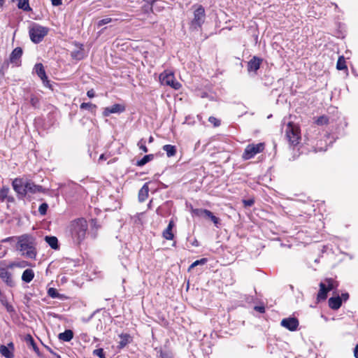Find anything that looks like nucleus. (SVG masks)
<instances>
[{
    "label": "nucleus",
    "mask_w": 358,
    "mask_h": 358,
    "mask_svg": "<svg viewBox=\"0 0 358 358\" xmlns=\"http://www.w3.org/2000/svg\"><path fill=\"white\" fill-rule=\"evenodd\" d=\"M159 78L162 85L170 86L175 90H178L181 87V85L176 81L172 73L164 72L160 75Z\"/></svg>",
    "instance_id": "obj_9"
},
{
    "label": "nucleus",
    "mask_w": 358,
    "mask_h": 358,
    "mask_svg": "<svg viewBox=\"0 0 358 358\" xmlns=\"http://www.w3.org/2000/svg\"><path fill=\"white\" fill-rule=\"evenodd\" d=\"M174 227L173 220H170L166 229L163 231V237L166 240H172L174 235L172 232V229Z\"/></svg>",
    "instance_id": "obj_19"
},
{
    "label": "nucleus",
    "mask_w": 358,
    "mask_h": 358,
    "mask_svg": "<svg viewBox=\"0 0 358 358\" xmlns=\"http://www.w3.org/2000/svg\"><path fill=\"white\" fill-rule=\"evenodd\" d=\"M328 303L332 310H338L342 305V300L339 296H337L329 298Z\"/></svg>",
    "instance_id": "obj_18"
},
{
    "label": "nucleus",
    "mask_w": 358,
    "mask_h": 358,
    "mask_svg": "<svg viewBox=\"0 0 358 358\" xmlns=\"http://www.w3.org/2000/svg\"><path fill=\"white\" fill-rule=\"evenodd\" d=\"M93 355L99 357V358H106L103 348H98L94 350L93 351Z\"/></svg>",
    "instance_id": "obj_40"
},
{
    "label": "nucleus",
    "mask_w": 358,
    "mask_h": 358,
    "mask_svg": "<svg viewBox=\"0 0 358 358\" xmlns=\"http://www.w3.org/2000/svg\"><path fill=\"white\" fill-rule=\"evenodd\" d=\"M153 141H154V138L152 136H150L149 139H148V143H151L153 142Z\"/></svg>",
    "instance_id": "obj_53"
},
{
    "label": "nucleus",
    "mask_w": 358,
    "mask_h": 358,
    "mask_svg": "<svg viewBox=\"0 0 358 358\" xmlns=\"http://www.w3.org/2000/svg\"><path fill=\"white\" fill-rule=\"evenodd\" d=\"M1 302L3 305L6 306V308L8 312H11L13 310V308L11 305L8 304L7 302H4L3 300H1Z\"/></svg>",
    "instance_id": "obj_45"
},
{
    "label": "nucleus",
    "mask_w": 358,
    "mask_h": 358,
    "mask_svg": "<svg viewBox=\"0 0 358 358\" xmlns=\"http://www.w3.org/2000/svg\"><path fill=\"white\" fill-rule=\"evenodd\" d=\"M163 150L166 152L168 157H173L176 154V147L172 145H165L162 148Z\"/></svg>",
    "instance_id": "obj_25"
},
{
    "label": "nucleus",
    "mask_w": 358,
    "mask_h": 358,
    "mask_svg": "<svg viewBox=\"0 0 358 358\" xmlns=\"http://www.w3.org/2000/svg\"><path fill=\"white\" fill-rule=\"evenodd\" d=\"M31 343L34 344V340L32 338H31Z\"/></svg>",
    "instance_id": "obj_56"
},
{
    "label": "nucleus",
    "mask_w": 358,
    "mask_h": 358,
    "mask_svg": "<svg viewBox=\"0 0 358 358\" xmlns=\"http://www.w3.org/2000/svg\"><path fill=\"white\" fill-rule=\"evenodd\" d=\"M9 191L10 189L8 187H3L1 188L0 191V197L2 200L7 199L8 201H13V199L8 196Z\"/></svg>",
    "instance_id": "obj_29"
},
{
    "label": "nucleus",
    "mask_w": 358,
    "mask_h": 358,
    "mask_svg": "<svg viewBox=\"0 0 358 358\" xmlns=\"http://www.w3.org/2000/svg\"><path fill=\"white\" fill-rule=\"evenodd\" d=\"M97 106L95 104H93L90 102L88 103H82L80 106V108L82 110H87L91 113L94 114L96 112Z\"/></svg>",
    "instance_id": "obj_26"
},
{
    "label": "nucleus",
    "mask_w": 358,
    "mask_h": 358,
    "mask_svg": "<svg viewBox=\"0 0 358 358\" xmlns=\"http://www.w3.org/2000/svg\"><path fill=\"white\" fill-rule=\"evenodd\" d=\"M87 230V222L84 218L72 220L68 227V231L73 242L76 245H80L85 239Z\"/></svg>",
    "instance_id": "obj_1"
},
{
    "label": "nucleus",
    "mask_w": 358,
    "mask_h": 358,
    "mask_svg": "<svg viewBox=\"0 0 358 358\" xmlns=\"http://www.w3.org/2000/svg\"><path fill=\"white\" fill-rule=\"evenodd\" d=\"M155 350L157 355L161 358H172V352L168 349H162V348H156Z\"/></svg>",
    "instance_id": "obj_21"
},
{
    "label": "nucleus",
    "mask_w": 358,
    "mask_h": 358,
    "mask_svg": "<svg viewBox=\"0 0 358 358\" xmlns=\"http://www.w3.org/2000/svg\"><path fill=\"white\" fill-rule=\"evenodd\" d=\"M23 51L20 47L15 48L10 55V62L11 64H15L16 66H19L21 64V57Z\"/></svg>",
    "instance_id": "obj_15"
},
{
    "label": "nucleus",
    "mask_w": 358,
    "mask_h": 358,
    "mask_svg": "<svg viewBox=\"0 0 358 358\" xmlns=\"http://www.w3.org/2000/svg\"><path fill=\"white\" fill-rule=\"evenodd\" d=\"M255 310L261 313H264L265 312V308L263 306H257L255 307Z\"/></svg>",
    "instance_id": "obj_46"
},
{
    "label": "nucleus",
    "mask_w": 358,
    "mask_h": 358,
    "mask_svg": "<svg viewBox=\"0 0 358 358\" xmlns=\"http://www.w3.org/2000/svg\"><path fill=\"white\" fill-rule=\"evenodd\" d=\"M316 122L318 124H327L328 118L327 117H325V116H321V117L317 118Z\"/></svg>",
    "instance_id": "obj_43"
},
{
    "label": "nucleus",
    "mask_w": 358,
    "mask_h": 358,
    "mask_svg": "<svg viewBox=\"0 0 358 358\" xmlns=\"http://www.w3.org/2000/svg\"><path fill=\"white\" fill-rule=\"evenodd\" d=\"M207 259L206 258H202L199 260H196L195 262H194L189 266V270L194 268L195 266H197L199 265H203L205 264L206 262H207Z\"/></svg>",
    "instance_id": "obj_37"
},
{
    "label": "nucleus",
    "mask_w": 358,
    "mask_h": 358,
    "mask_svg": "<svg viewBox=\"0 0 358 358\" xmlns=\"http://www.w3.org/2000/svg\"><path fill=\"white\" fill-rule=\"evenodd\" d=\"M262 61V59L257 56L252 57V58L248 62V72L256 73L257 70L260 68Z\"/></svg>",
    "instance_id": "obj_16"
},
{
    "label": "nucleus",
    "mask_w": 358,
    "mask_h": 358,
    "mask_svg": "<svg viewBox=\"0 0 358 358\" xmlns=\"http://www.w3.org/2000/svg\"><path fill=\"white\" fill-rule=\"evenodd\" d=\"M280 324L282 327L289 331H294L297 329L299 321L295 317H287L282 320Z\"/></svg>",
    "instance_id": "obj_12"
},
{
    "label": "nucleus",
    "mask_w": 358,
    "mask_h": 358,
    "mask_svg": "<svg viewBox=\"0 0 358 358\" xmlns=\"http://www.w3.org/2000/svg\"><path fill=\"white\" fill-rule=\"evenodd\" d=\"M4 3V0H0V5L2 6Z\"/></svg>",
    "instance_id": "obj_55"
},
{
    "label": "nucleus",
    "mask_w": 358,
    "mask_h": 358,
    "mask_svg": "<svg viewBox=\"0 0 358 358\" xmlns=\"http://www.w3.org/2000/svg\"><path fill=\"white\" fill-rule=\"evenodd\" d=\"M149 187L148 183H145L141 188L138 192V200L141 202H143L146 200L148 196Z\"/></svg>",
    "instance_id": "obj_20"
},
{
    "label": "nucleus",
    "mask_w": 358,
    "mask_h": 358,
    "mask_svg": "<svg viewBox=\"0 0 358 358\" xmlns=\"http://www.w3.org/2000/svg\"><path fill=\"white\" fill-rule=\"evenodd\" d=\"M206 213H206L204 217L209 218L213 222V224L217 227V225L220 224V219L215 216L213 213L209 210H208Z\"/></svg>",
    "instance_id": "obj_33"
},
{
    "label": "nucleus",
    "mask_w": 358,
    "mask_h": 358,
    "mask_svg": "<svg viewBox=\"0 0 358 358\" xmlns=\"http://www.w3.org/2000/svg\"><path fill=\"white\" fill-rule=\"evenodd\" d=\"M336 68L338 70H344L347 69V65L345 62V59L343 56H340L337 61Z\"/></svg>",
    "instance_id": "obj_31"
},
{
    "label": "nucleus",
    "mask_w": 358,
    "mask_h": 358,
    "mask_svg": "<svg viewBox=\"0 0 358 358\" xmlns=\"http://www.w3.org/2000/svg\"><path fill=\"white\" fill-rule=\"evenodd\" d=\"M48 205L46 203H43L39 206L38 212L41 215H44L47 213Z\"/></svg>",
    "instance_id": "obj_38"
},
{
    "label": "nucleus",
    "mask_w": 358,
    "mask_h": 358,
    "mask_svg": "<svg viewBox=\"0 0 358 358\" xmlns=\"http://www.w3.org/2000/svg\"><path fill=\"white\" fill-rule=\"evenodd\" d=\"M48 294L52 299H62V294H60L55 288L50 287L48 290Z\"/></svg>",
    "instance_id": "obj_34"
},
{
    "label": "nucleus",
    "mask_w": 358,
    "mask_h": 358,
    "mask_svg": "<svg viewBox=\"0 0 358 358\" xmlns=\"http://www.w3.org/2000/svg\"><path fill=\"white\" fill-rule=\"evenodd\" d=\"M113 21V19L110 17H106L101 20H99L97 23L98 27H101L104 24H108Z\"/></svg>",
    "instance_id": "obj_41"
},
{
    "label": "nucleus",
    "mask_w": 358,
    "mask_h": 358,
    "mask_svg": "<svg viewBox=\"0 0 358 358\" xmlns=\"http://www.w3.org/2000/svg\"><path fill=\"white\" fill-rule=\"evenodd\" d=\"M208 121L211 124H213L215 127H218L220 124V121L219 120H217L216 117H213V116H211L208 118Z\"/></svg>",
    "instance_id": "obj_42"
},
{
    "label": "nucleus",
    "mask_w": 358,
    "mask_h": 358,
    "mask_svg": "<svg viewBox=\"0 0 358 358\" xmlns=\"http://www.w3.org/2000/svg\"><path fill=\"white\" fill-rule=\"evenodd\" d=\"M49 29L38 24L34 23L29 30L31 41L34 43H39L48 34Z\"/></svg>",
    "instance_id": "obj_3"
},
{
    "label": "nucleus",
    "mask_w": 358,
    "mask_h": 358,
    "mask_svg": "<svg viewBox=\"0 0 358 358\" xmlns=\"http://www.w3.org/2000/svg\"><path fill=\"white\" fill-rule=\"evenodd\" d=\"M207 209H203V208H195L192 210V213L194 215L198 217H204L206 215V213H207Z\"/></svg>",
    "instance_id": "obj_35"
},
{
    "label": "nucleus",
    "mask_w": 358,
    "mask_h": 358,
    "mask_svg": "<svg viewBox=\"0 0 358 358\" xmlns=\"http://www.w3.org/2000/svg\"><path fill=\"white\" fill-rule=\"evenodd\" d=\"M337 286V282L332 278H327L324 282H321L320 283V290L317 294V300L318 301L326 300L327 293L336 289Z\"/></svg>",
    "instance_id": "obj_4"
},
{
    "label": "nucleus",
    "mask_w": 358,
    "mask_h": 358,
    "mask_svg": "<svg viewBox=\"0 0 358 358\" xmlns=\"http://www.w3.org/2000/svg\"><path fill=\"white\" fill-rule=\"evenodd\" d=\"M13 187L14 190L21 196H24L27 194L26 180L23 178H15L13 181Z\"/></svg>",
    "instance_id": "obj_10"
},
{
    "label": "nucleus",
    "mask_w": 358,
    "mask_h": 358,
    "mask_svg": "<svg viewBox=\"0 0 358 358\" xmlns=\"http://www.w3.org/2000/svg\"><path fill=\"white\" fill-rule=\"evenodd\" d=\"M4 262H0V278L5 282V284L10 287L15 286V281L13 279L12 274L8 271V267L12 268L13 264H10L8 267L3 266Z\"/></svg>",
    "instance_id": "obj_8"
},
{
    "label": "nucleus",
    "mask_w": 358,
    "mask_h": 358,
    "mask_svg": "<svg viewBox=\"0 0 358 358\" xmlns=\"http://www.w3.org/2000/svg\"><path fill=\"white\" fill-rule=\"evenodd\" d=\"M34 71L38 75V76L41 79L43 85L46 87L50 86L49 80L46 76L45 69L43 65L41 63L36 64L34 68Z\"/></svg>",
    "instance_id": "obj_11"
},
{
    "label": "nucleus",
    "mask_w": 358,
    "mask_h": 358,
    "mask_svg": "<svg viewBox=\"0 0 358 358\" xmlns=\"http://www.w3.org/2000/svg\"><path fill=\"white\" fill-rule=\"evenodd\" d=\"M340 297L341 298L342 301H346L349 299V294L347 292L342 293Z\"/></svg>",
    "instance_id": "obj_47"
},
{
    "label": "nucleus",
    "mask_w": 358,
    "mask_h": 358,
    "mask_svg": "<svg viewBox=\"0 0 358 358\" xmlns=\"http://www.w3.org/2000/svg\"><path fill=\"white\" fill-rule=\"evenodd\" d=\"M26 185H27V187H26L27 194V193L34 194L36 192H44V189L42 186L35 185L31 180H26Z\"/></svg>",
    "instance_id": "obj_17"
},
{
    "label": "nucleus",
    "mask_w": 358,
    "mask_h": 358,
    "mask_svg": "<svg viewBox=\"0 0 358 358\" xmlns=\"http://www.w3.org/2000/svg\"><path fill=\"white\" fill-rule=\"evenodd\" d=\"M254 200L251 199L243 200V203L245 206H251L254 204Z\"/></svg>",
    "instance_id": "obj_44"
},
{
    "label": "nucleus",
    "mask_w": 358,
    "mask_h": 358,
    "mask_svg": "<svg viewBox=\"0 0 358 358\" xmlns=\"http://www.w3.org/2000/svg\"><path fill=\"white\" fill-rule=\"evenodd\" d=\"M59 338L63 341L69 342L73 337V333L71 329L65 330L64 332L59 334Z\"/></svg>",
    "instance_id": "obj_23"
},
{
    "label": "nucleus",
    "mask_w": 358,
    "mask_h": 358,
    "mask_svg": "<svg viewBox=\"0 0 358 358\" xmlns=\"http://www.w3.org/2000/svg\"><path fill=\"white\" fill-rule=\"evenodd\" d=\"M125 110V107L123 105L115 103L111 106L106 107L103 108V115L108 117L112 113H121Z\"/></svg>",
    "instance_id": "obj_14"
},
{
    "label": "nucleus",
    "mask_w": 358,
    "mask_h": 358,
    "mask_svg": "<svg viewBox=\"0 0 358 358\" xmlns=\"http://www.w3.org/2000/svg\"><path fill=\"white\" fill-rule=\"evenodd\" d=\"M153 159H154L153 155H152V154L147 155H145L141 159L137 161L136 164L138 166H143L145 164H146L148 162L152 161Z\"/></svg>",
    "instance_id": "obj_28"
},
{
    "label": "nucleus",
    "mask_w": 358,
    "mask_h": 358,
    "mask_svg": "<svg viewBox=\"0 0 358 358\" xmlns=\"http://www.w3.org/2000/svg\"><path fill=\"white\" fill-rule=\"evenodd\" d=\"M120 341L119 342V346L120 348L125 347L130 342V336L128 334H121L120 336Z\"/></svg>",
    "instance_id": "obj_30"
},
{
    "label": "nucleus",
    "mask_w": 358,
    "mask_h": 358,
    "mask_svg": "<svg viewBox=\"0 0 358 358\" xmlns=\"http://www.w3.org/2000/svg\"><path fill=\"white\" fill-rule=\"evenodd\" d=\"M285 134L288 141L293 145H297L301 138L299 127L289 122L285 129Z\"/></svg>",
    "instance_id": "obj_5"
},
{
    "label": "nucleus",
    "mask_w": 358,
    "mask_h": 358,
    "mask_svg": "<svg viewBox=\"0 0 358 358\" xmlns=\"http://www.w3.org/2000/svg\"><path fill=\"white\" fill-rule=\"evenodd\" d=\"M87 95L89 98H93L95 96V92L93 89L87 91Z\"/></svg>",
    "instance_id": "obj_48"
},
{
    "label": "nucleus",
    "mask_w": 358,
    "mask_h": 358,
    "mask_svg": "<svg viewBox=\"0 0 358 358\" xmlns=\"http://www.w3.org/2000/svg\"><path fill=\"white\" fill-rule=\"evenodd\" d=\"M192 245L193 246H195V247H198V246L199 245V242H198V241H197L196 239H194V240L192 241Z\"/></svg>",
    "instance_id": "obj_50"
},
{
    "label": "nucleus",
    "mask_w": 358,
    "mask_h": 358,
    "mask_svg": "<svg viewBox=\"0 0 358 358\" xmlns=\"http://www.w3.org/2000/svg\"><path fill=\"white\" fill-rule=\"evenodd\" d=\"M13 1H17V7L24 11H29L31 10L29 4V0H12Z\"/></svg>",
    "instance_id": "obj_27"
},
{
    "label": "nucleus",
    "mask_w": 358,
    "mask_h": 358,
    "mask_svg": "<svg viewBox=\"0 0 358 358\" xmlns=\"http://www.w3.org/2000/svg\"><path fill=\"white\" fill-rule=\"evenodd\" d=\"M6 255V252L0 253V258L3 257Z\"/></svg>",
    "instance_id": "obj_54"
},
{
    "label": "nucleus",
    "mask_w": 358,
    "mask_h": 358,
    "mask_svg": "<svg viewBox=\"0 0 358 358\" xmlns=\"http://www.w3.org/2000/svg\"><path fill=\"white\" fill-rule=\"evenodd\" d=\"M29 103L33 108H38L40 106V99L36 95L32 94L30 96Z\"/></svg>",
    "instance_id": "obj_32"
},
{
    "label": "nucleus",
    "mask_w": 358,
    "mask_h": 358,
    "mask_svg": "<svg viewBox=\"0 0 358 358\" xmlns=\"http://www.w3.org/2000/svg\"><path fill=\"white\" fill-rule=\"evenodd\" d=\"M146 144V141H145V139L143 138H141L137 143V145L138 147V148L142 150L143 152H148V150L145 145Z\"/></svg>",
    "instance_id": "obj_36"
},
{
    "label": "nucleus",
    "mask_w": 358,
    "mask_h": 358,
    "mask_svg": "<svg viewBox=\"0 0 358 358\" xmlns=\"http://www.w3.org/2000/svg\"><path fill=\"white\" fill-rule=\"evenodd\" d=\"M45 241L51 247V248L57 250L59 248L58 240L57 237L46 236L45 237Z\"/></svg>",
    "instance_id": "obj_24"
},
{
    "label": "nucleus",
    "mask_w": 358,
    "mask_h": 358,
    "mask_svg": "<svg viewBox=\"0 0 358 358\" xmlns=\"http://www.w3.org/2000/svg\"><path fill=\"white\" fill-rule=\"evenodd\" d=\"M264 150V144L262 143L257 144H249L245 148L242 158L244 160L250 159L253 158L257 154L263 152Z\"/></svg>",
    "instance_id": "obj_6"
},
{
    "label": "nucleus",
    "mask_w": 358,
    "mask_h": 358,
    "mask_svg": "<svg viewBox=\"0 0 358 358\" xmlns=\"http://www.w3.org/2000/svg\"><path fill=\"white\" fill-rule=\"evenodd\" d=\"M17 248L22 255L29 259H35L36 252L33 238L27 235H22L18 238Z\"/></svg>",
    "instance_id": "obj_2"
},
{
    "label": "nucleus",
    "mask_w": 358,
    "mask_h": 358,
    "mask_svg": "<svg viewBox=\"0 0 358 358\" xmlns=\"http://www.w3.org/2000/svg\"><path fill=\"white\" fill-rule=\"evenodd\" d=\"M15 346L13 342H10L7 345H0V354L5 358H13Z\"/></svg>",
    "instance_id": "obj_13"
},
{
    "label": "nucleus",
    "mask_w": 358,
    "mask_h": 358,
    "mask_svg": "<svg viewBox=\"0 0 358 358\" xmlns=\"http://www.w3.org/2000/svg\"><path fill=\"white\" fill-rule=\"evenodd\" d=\"M62 3V0H52V4L55 6H60Z\"/></svg>",
    "instance_id": "obj_49"
},
{
    "label": "nucleus",
    "mask_w": 358,
    "mask_h": 358,
    "mask_svg": "<svg viewBox=\"0 0 358 358\" xmlns=\"http://www.w3.org/2000/svg\"><path fill=\"white\" fill-rule=\"evenodd\" d=\"M71 57L76 59H82L83 58V53L82 51L78 50L71 52Z\"/></svg>",
    "instance_id": "obj_39"
},
{
    "label": "nucleus",
    "mask_w": 358,
    "mask_h": 358,
    "mask_svg": "<svg viewBox=\"0 0 358 358\" xmlns=\"http://www.w3.org/2000/svg\"><path fill=\"white\" fill-rule=\"evenodd\" d=\"M205 10L202 6H199L194 11V18L191 26L195 29L200 28L205 20Z\"/></svg>",
    "instance_id": "obj_7"
},
{
    "label": "nucleus",
    "mask_w": 358,
    "mask_h": 358,
    "mask_svg": "<svg viewBox=\"0 0 358 358\" xmlns=\"http://www.w3.org/2000/svg\"><path fill=\"white\" fill-rule=\"evenodd\" d=\"M13 238V237H8V238H6L5 239H3L2 240V242H8L10 241V240H12Z\"/></svg>",
    "instance_id": "obj_52"
},
{
    "label": "nucleus",
    "mask_w": 358,
    "mask_h": 358,
    "mask_svg": "<svg viewBox=\"0 0 358 358\" xmlns=\"http://www.w3.org/2000/svg\"><path fill=\"white\" fill-rule=\"evenodd\" d=\"M105 159H106L105 155L104 154L101 155L99 158V161L105 160Z\"/></svg>",
    "instance_id": "obj_51"
},
{
    "label": "nucleus",
    "mask_w": 358,
    "mask_h": 358,
    "mask_svg": "<svg viewBox=\"0 0 358 358\" xmlns=\"http://www.w3.org/2000/svg\"><path fill=\"white\" fill-rule=\"evenodd\" d=\"M34 277V273L32 269L27 268L24 271L22 275V280L25 282H30Z\"/></svg>",
    "instance_id": "obj_22"
}]
</instances>
